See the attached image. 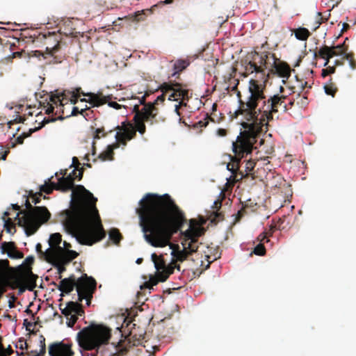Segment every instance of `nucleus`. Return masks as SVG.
I'll use <instances>...</instances> for the list:
<instances>
[{
  "instance_id": "nucleus-1",
  "label": "nucleus",
  "mask_w": 356,
  "mask_h": 356,
  "mask_svg": "<svg viewBox=\"0 0 356 356\" xmlns=\"http://www.w3.org/2000/svg\"><path fill=\"white\" fill-rule=\"evenodd\" d=\"M140 205L137 213L145 239L153 247L170 245L173 264L185 261L197 251L201 244L198 239L204 234V229L192 218L188 228L181 231L186 222L185 214L168 194L148 193Z\"/></svg>"
},
{
  "instance_id": "nucleus-2",
  "label": "nucleus",
  "mask_w": 356,
  "mask_h": 356,
  "mask_svg": "<svg viewBox=\"0 0 356 356\" xmlns=\"http://www.w3.org/2000/svg\"><path fill=\"white\" fill-rule=\"evenodd\" d=\"M75 168L68 176L73 182L77 171ZM72 200L69 209L61 213L64 217L63 225L65 231L75 237L77 241L86 245H92L106 236L102 220L96 207L97 199L82 185L73 186Z\"/></svg>"
},
{
  "instance_id": "nucleus-3",
  "label": "nucleus",
  "mask_w": 356,
  "mask_h": 356,
  "mask_svg": "<svg viewBox=\"0 0 356 356\" xmlns=\"http://www.w3.org/2000/svg\"><path fill=\"white\" fill-rule=\"evenodd\" d=\"M266 83L252 79L249 81V95L245 101L240 100V106L236 115H241L251 122H243L241 125L244 129L257 138L262 131L264 126H268L269 121L273 119V113H277L279 108L284 112L289 110L285 100L286 96L274 95L266 97L265 95Z\"/></svg>"
},
{
  "instance_id": "nucleus-4",
  "label": "nucleus",
  "mask_w": 356,
  "mask_h": 356,
  "mask_svg": "<svg viewBox=\"0 0 356 356\" xmlns=\"http://www.w3.org/2000/svg\"><path fill=\"white\" fill-rule=\"evenodd\" d=\"M97 282L92 277H88L86 274L83 275L78 280L74 275L67 278L61 280L60 284L57 286L59 291L63 293H70L74 287H76L78 301L82 302L86 300V305H90L93 293L96 291Z\"/></svg>"
},
{
  "instance_id": "nucleus-5",
  "label": "nucleus",
  "mask_w": 356,
  "mask_h": 356,
  "mask_svg": "<svg viewBox=\"0 0 356 356\" xmlns=\"http://www.w3.org/2000/svg\"><path fill=\"white\" fill-rule=\"evenodd\" d=\"M26 210L20 211L17 213L23 214L19 218L18 225L24 227L27 236L35 234L42 224L49 220L51 213L45 207H33L27 198L25 202Z\"/></svg>"
},
{
  "instance_id": "nucleus-6",
  "label": "nucleus",
  "mask_w": 356,
  "mask_h": 356,
  "mask_svg": "<svg viewBox=\"0 0 356 356\" xmlns=\"http://www.w3.org/2000/svg\"><path fill=\"white\" fill-rule=\"evenodd\" d=\"M110 337L109 329L103 325H91L78 332L77 341L81 348L90 350L107 343Z\"/></svg>"
},
{
  "instance_id": "nucleus-7",
  "label": "nucleus",
  "mask_w": 356,
  "mask_h": 356,
  "mask_svg": "<svg viewBox=\"0 0 356 356\" xmlns=\"http://www.w3.org/2000/svg\"><path fill=\"white\" fill-rule=\"evenodd\" d=\"M257 138L250 133V131L244 129L237 136L236 141L233 142L232 149L234 157L232 158L231 162L227 165L228 170L231 171L234 177L240 168V162L245 156L251 154L253 145L257 142Z\"/></svg>"
},
{
  "instance_id": "nucleus-8",
  "label": "nucleus",
  "mask_w": 356,
  "mask_h": 356,
  "mask_svg": "<svg viewBox=\"0 0 356 356\" xmlns=\"http://www.w3.org/2000/svg\"><path fill=\"white\" fill-rule=\"evenodd\" d=\"M83 93H85L81 90V88H75L72 90H66L63 92H59L56 94H52L50 95L49 100L50 102L47 103V108L45 110V113L49 115L51 113H54L55 107L56 108V111L55 115L59 114L57 118H51V119L56 120H63L65 117V106L68 104L70 102V104H76L78 102V99L81 95H83Z\"/></svg>"
},
{
  "instance_id": "nucleus-9",
  "label": "nucleus",
  "mask_w": 356,
  "mask_h": 356,
  "mask_svg": "<svg viewBox=\"0 0 356 356\" xmlns=\"http://www.w3.org/2000/svg\"><path fill=\"white\" fill-rule=\"evenodd\" d=\"M133 112L135 113L134 120L135 122V130L140 134L146 131L145 122L149 123L151 125L159 122H164L165 118L159 117V109L152 104H145L140 110L138 104L134 105Z\"/></svg>"
},
{
  "instance_id": "nucleus-10",
  "label": "nucleus",
  "mask_w": 356,
  "mask_h": 356,
  "mask_svg": "<svg viewBox=\"0 0 356 356\" xmlns=\"http://www.w3.org/2000/svg\"><path fill=\"white\" fill-rule=\"evenodd\" d=\"M159 88L163 92L162 95H159L153 103H148L153 104L155 107L159 102H164L165 95L167 93H170L168 97V99L170 101L188 100L189 99L188 90L184 88L182 84L179 83L165 82L160 86Z\"/></svg>"
},
{
  "instance_id": "nucleus-11",
  "label": "nucleus",
  "mask_w": 356,
  "mask_h": 356,
  "mask_svg": "<svg viewBox=\"0 0 356 356\" xmlns=\"http://www.w3.org/2000/svg\"><path fill=\"white\" fill-rule=\"evenodd\" d=\"M38 275L33 274L31 267H17V271L11 275L13 282L10 283V289H16L20 284H24L29 291H32L36 287Z\"/></svg>"
},
{
  "instance_id": "nucleus-12",
  "label": "nucleus",
  "mask_w": 356,
  "mask_h": 356,
  "mask_svg": "<svg viewBox=\"0 0 356 356\" xmlns=\"http://www.w3.org/2000/svg\"><path fill=\"white\" fill-rule=\"evenodd\" d=\"M66 172V170H61L60 173L63 177L58 179V183L50 182L49 184L46 182L44 185H42L40 187L39 192L49 195L53 192L54 189L60 190L63 191L70 190L73 186V178H72V176H67L65 177Z\"/></svg>"
},
{
  "instance_id": "nucleus-13",
  "label": "nucleus",
  "mask_w": 356,
  "mask_h": 356,
  "mask_svg": "<svg viewBox=\"0 0 356 356\" xmlns=\"http://www.w3.org/2000/svg\"><path fill=\"white\" fill-rule=\"evenodd\" d=\"M348 46L346 44V40L343 43L336 46L328 47L324 45L315 53V56L325 59L324 66H327L330 62V59L336 56H341L347 54Z\"/></svg>"
},
{
  "instance_id": "nucleus-14",
  "label": "nucleus",
  "mask_w": 356,
  "mask_h": 356,
  "mask_svg": "<svg viewBox=\"0 0 356 356\" xmlns=\"http://www.w3.org/2000/svg\"><path fill=\"white\" fill-rule=\"evenodd\" d=\"M84 97H88V99L83 98L81 99V102H85L89 103L92 107H98L105 104H108L110 107H112L115 109L121 108L122 106L118 104L115 102L111 101L113 96L107 95L104 96L102 93H93V92H88L83 93Z\"/></svg>"
},
{
  "instance_id": "nucleus-15",
  "label": "nucleus",
  "mask_w": 356,
  "mask_h": 356,
  "mask_svg": "<svg viewBox=\"0 0 356 356\" xmlns=\"http://www.w3.org/2000/svg\"><path fill=\"white\" fill-rule=\"evenodd\" d=\"M152 260L154 264V266L160 277L161 282H165L170 275L172 274L175 268H176L178 270H180V266H167L163 259V255H157L156 253L152 254Z\"/></svg>"
},
{
  "instance_id": "nucleus-16",
  "label": "nucleus",
  "mask_w": 356,
  "mask_h": 356,
  "mask_svg": "<svg viewBox=\"0 0 356 356\" xmlns=\"http://www.w3.org/2000/svg\"><path fill=\"white\" fill-rule=\"evenodd\" d=\"M46 260L51 263L52 265L57 268L58 273V278L61 279V274L66 270L65 266L69 264L65 263V261L58 255V252L53 249H47L45 252Z\"/></svg>"
},
{
  "instance_id": "nucleus-17",
  "label": "nucleus",
  "mask_w": 356,
  "mask_h": 356,
  "mask_svg": "<svg viewBox=\"0 0 356 356\" xmlns=\"http://www.w3.org/2000/svg\"><path fill=\"white\" fill-rule=\"evenodd\" d=\"M275 55L268 51H264L259 53L254 51L252 54L251 62L257 65L259 70H263L266 72L268 67H270V63H272L271 56Z\"/></svg>"
},
{
  "instance_id": "nucleus-18",
  "label": "nucleus",
  "mask_w": 356,
  "mask_h": 356,
  "mask_svg": "<svg viewBox=\"0 0 356 356\" xmlns=\"http://www.w3.org/2000/svg\"><path fill=\"white\" fill-rule=\"evenodd\" d=\"M49 354L50 356H73L74 353L70 345L60 342L49 346Z\"/></svg>"
},
{
  "instance_id": "nucleus-19",
  "label": "nucleus",
  "mask_w": 356,
  "mask_h": 356,
  "mask_svg": "<svg viewBox=\"0 0 356 356\" xmlns=\"http://www.w3.org/2000/svg\"><path fill=\"white\" fill-rule=\"evenodd\" d=\"M271 58L272 63H270V67L275 69L279 76L288 79L291 76V72L290 66L286 63L277 61L278 59L275 55H272Z\"/></svg>"
},
{
  "instance_id": "nucleus-20",
  "label": "nucleus",
  "mask_w": 356,
  "mask_h": 356,
  "mask_svg": "<svg viewBox=\"0 0 356 356\" xmlns=\"http://www.w3.org/2000/svg\"><path fill=\"white\" fill-rule=\"evenodd\" d=\"M17 268H15L9 266L8 259H0V282L7 280L9 282H13L11 275L13 272H17Z\"/></svg>"
},
{
  "instance_id": "nucleus-21",
  "label": "nucleus",
  "mask_w": 356,
  "mask_h": 356,
  "mask_svg": "<svg viewBox=\"0 0 356 356\" xmlns=\"http://www.w3.org/2000/svg\"><path fill=\"white\" fill-rule=\"evenodd\" d=\"M1 250L3 254L6 253L11 259H22L24 254L17 249L14 242H3L1 245Z\"/></svg>"
},
{
  "instance_id": "nucleus-22",
  "label": "nucleus",
  "mask_w": 356,
  "mask_h": 356,
  "mask_svg": "<svg viewBox=\"0 0 356 356\" xmlns=\"http://www.w3.org/2000/svg\"><path fill=\"white\" fill-rule=\"evenodd\" d=\"M56 121V119H49V118H44L42 122H40V125L38 127H35L33 129H30L28 132H23L21 135H19L16 138V143L17 144H22L24 142V140L30 136L32 133L35 132V131H38V129H41L42 127H44L46 124L50 122H54Z\"/></svg>"
},
{
  "instance_id": "nucleus-23",
  "label": "nucleus",
  "mask_w": 356,
  "mask_h": 356,
  "mask_svg": "<svg viewBox=\"0 0 356 356\" xmlns=\"http://www.w3.org/2000/svg\"><path fill=\"white\" fill-rule=\"evenodd\" d=\"M58 252V255L65 261V263L70 264L74 259L76 258L79 254L74 250H68L64 251L63 248L55 249Z\"/></svg>"
},
{
  "instance_id": "nucleus-24",
  "label": "nucleus",
  "mask_w": 356,
  "mask_h": 356,
  "mask_svg": "<svg viewBox=\"0 0 356 356\" xmlns=\"http://www.w3.org/2000/svg\"><path fill=\"white\" fill-rule=\"evenodd\" d=\"M253 72L261 74V79H264L263 83H266L268 79V76H266V72H264L263 70H259L257 65H255L250 60L245 67V73L248 75Z\"/></svg>"
},
{
  "instance_id": "nucleus-25",
  "label": "nucleus",
  "mask_w": 356,
  "mask_h": 356,
  "mask_svg": "<svg viewBox=\"0 0 356 356\" xmlns=\"http://www.w3.org/2000/svg\"><path fill=\"white\" fill-rule=\"evenodd\" d=\"M190 65V60L188 58L178 59L174 63V73L172 74V76H175L177 74H179V72L185 70Z\"/></svg>"
},
{
  "instance_id": "nucleus-26",
  "label": "nucleus",
  "mask_w": 356,
  "mask_h": 356,
  "mask_svg": "<svg viewBox=\"0 0 356 356\" xmlns=\"http://www.w3.org/2000/svg\"><path fill=\"white\" fill-rule=\"evenodd\" d=\"M119 147V144L116 143L113 145H108L107 147L106 150L100 153L98 156V158L102 161H106V160H113V149L114 148H118Z\"/></svg>"
},
{
  "instance_id": "nucleus-27",
  "label": "nucleus",
  "mask_w": 356,
  "mask_h": 356,
  "mask_svg": "<svg viewBox=\"0 0 356 356\" xmlns=\"http://www.w3.org/2000/svg\"><path fill=\"white\" fill-rule=\"evenodd\" d=\"M70 313L73 315L82 316L84 315V310L82 305L78 302L70 301L67 304Z\"/></svg>"
},
{
  "instance_id": "nucleus-28",
  "label": "nucleus",
  "mask_w": 356,
  "mask_h": 356,
  "mask_svg": "<svg viewBox=\"0 0 356 356\" xmlns=\"http://www.w3.org/2000/svg\"><path fill=\"white\" fill-rule=\"evenodd\" d=\"M145 332L140 333L138 335L135 332V330H131L129 334V342L134 346H138L143 343L144 339Z\"/></svg>"
},
{
  "instance_id": "nucleus-29",
  "label": "nucleus",
  "mask_w": 356,
  "mask_h": 356,
  "mask_svg": "<svg viewBox=\"0 0 356 356\" xmlns=\"http://www.w3.org/2000/svg\"><path fill=\"white\" fill-rule=\"evenodd\" d=\"M62 241V236L60 233H54L51 234L49 239V244L50 248L49 249H57L61 248L59 245Z\"/></svg>"
},
{
  "instance_id": "nucleus-30",
  "label": "nucleus",
  "mask_w": 356,
  "mask_h": 356,
  "mask_svg": "<svg viewBox=\"0 0 356 356\" xmlns=\"http://www.w3.org/2000/svg\"><path fill=\"white\" fill-rule=\"evenodd\" d=\"M122 135L127 137L128 140H131L136 135V130L130 124L128 125L125 124V122L122 123Z\"/></svg>"
},
{
  "instance_id": "nucleus-31",
  "label": "nucleus",
  "mask_w": 356,
  "mask_h": 356,
  "mask_svg": "<svg viewBox=\"0 0 356 356\" xmlns=\"http://www.w3.org/2000/svg\"><path fill=\"white\" fill-rule=\"evenodd\" d=\"M296 38L299 40H306L311 35L306 28H298L294 30Z\"/></svg>"
},
{
  "instance_id": "nucleus-32",
  "label": "nucleus",
  "mask_w": 356,
  "mask_h": 356,
  "mask_svg": "<svg viewBox=\"0 0 356 356\" xmlns=\"http://www.w3.org/2000/svg\"><path fill=\"white\" fill-rule=\"evenodd\" d=\"M40 352L36 350L31 351L29 355L30 356H44L46 353V345H45V338L43 335H40Z\"/></svg>"
},
{
  "instance_id": "nucleus-33",
  "label": "nucleus",
  "mask_w": 356,
  "mask_h": 356,
  "mask_svg": "<svg viewBox=\"0 0 356 356\" xmlns=\"http://www.w3.org/2000/svg\"><path fill=\"white\" fill-rule=\"evenodd\" d=\"M324 89L325 93L328 95H331L332 97H334L338 90L336 84L332 81V79H330L329 81L324 86Z\"/></svg>"
},
{
  "instance_id": "nucleus-34",
  "label": "nucleus",
  "mask_w": 356,
  "mask_h": 356,
  "mask_svg": "<svg viewBox=\"0 0 356 356\" xmlns=\"http://www.w3.org/2000/svg\"><path fill=\"white\" fill-rule=\"evenodd\" d=\"M109 238L114 243L118 244L122 238V236L118 229L113 228L109 232Z\"/></svg>"
},
{
  "instance_id": "nucleus-35",
  "label": "nucleus",
  "mask_w": 356,
  "mask_h": 356,
  "mask_svg": "<svg viewBox=\"0 0 356 356\" xmlns=\"http://www.w3.org/2000/svg\"><path fill=\"white\" fill-rule=\"evenodd\" d=\"M335 65L334 66H327L326 68L322 70L321 76L323 77H325L331 74H333L335 72V66L336 65H340L343 64L342 61H340L339 60H336L334 61Z\"/></svg>"
},
{
  "instance_id": "nucleus-36",
  "label": "nucleus",
  "mask_w": 356,
  "mask_h": 356,
  "mask_svg": "<svg viewBox=\"0 0 356 356\" xmlns=\"http://www.w3.org/2000/svg\"><path fill=\"white\" fill-rule=\"evenodd\" d=\"M159 282H161V281L160 280V277L159 276V273H156L155 277H150L149 281L145 282L144 286L145 288L152 289L154 286L157 285Z\"/></svg>"
},
{
  "instance_id": "nucleus-37",
  "label": "nucleus",
  "mask_w": 356,
  "mask_h": 356,
  "mask_svg": "<svg viewBox=\"0 0 356 356\" xmlns=\"http://www.w3.org/2000/svg\"><path fill=\"white\" fill-rule=\"evenodd\" d=\"M343 60H347L349 63V65H350V67L352 70H355L356 69V60L354 58V54L353 53L350 52V53H347L346 54L343 58H342Z\"/></svg>"
},
{
  "instance_id": "nucleus-38",
  "label": "nucleus",
  "mask_w": 356,
  "mask_h": 356,
  "mask_svg": "<svg viewBox=\"0 0 356 356\" xmlns=\"http://www.w3.org/2000/svg\"><path fill=\"white\" fill-rule=\"evenodd\" d=\"M88 110V108L86 106L85 108H82L81 110H79V108L76 106H73L72 108V111H71V113L70 114H66L65 116H64L65 118H67V117H70V116H76L78 114H81L83 116H85V113L86 111Z\"/></svg>"
},
{
  "instance_id": "nucleus-39",
  "label": "nucleus",
  "mask_w": 356,
  "mask_h": 356,
  "mask_svg": "<svg viewBox=\"0 0 356 356\" xmlns=\"http://www.w3.org/2000/svg\"><path fill=\"white\" fill-rule=\"evenodd\" d=\"M4 227L8 233L13 234L16 232L15 226L10 218L5 220Z\"/></svg>"
},
{
  "instance_id": "nucleus-40",
  "label": "nucleus",
  "mask_w": 356,
  "mask_h": 356,
  "mask_svg": "<svg viewBox=\"0 0 356 356\" xmlns=\"http://www.w3.org/2000/svg\"><path fill=\"white\" fill-rule=\"evenodd\" d=\"M256 165V162L254 160H248L245 163V171L246 172L245 176L250 174V172L254 170Z\"/></svg>"
},
{
  "instance_id": "nucleus-41",
  "label": "nucleus",
  "mask_w": 356,
  "mask_h": 356,
  "mask_svg": "<svg viewBox=\"0 0 356 356\" xmlns=\"http://www.w3.org/2000/svg\"><path fill=\"white\" fill-rule=\"evenodd\" d=\"M29 196L32 198V202L37 204L40 202L41 201V197L42 196V193L40 192L37 193H33V191H31L29 193Z\"/></svg>"
},
{
  "instance_id": "nucleus-42",
  "label": "nucleus",
  "mask_w": 356,
  "mask_h": 356,
  "mask_svg": "<svg viewBox=\"0 0 356 356\" xmlns=\"http://www.w3.org/2000/svg\"><path fill=\"white\" fill-rule=\"evenodd\" d=\"M133 22H140L144 20V11L137 12L133 15L129 16Z\"/></svg>"
},
{
  "instance_id": "nucleus-43",
  "label": "nucleus",
  "mask_w": 356,
  "mask_h": 356,
  "mask_svg": "<svg viewBox=\"0 0 356 356\" xmlns=\"http://www.w3.org/2000/svg\"><path fill=\"white\" fill-rule=\"evenodd\" d=\"M253 252L257 255L263 256L266 253V248L262 243H259L254 248Z\"/></svg>"
},
{
  "instance_id": "nucleus-44",
  "label": "nucleus",
  "mask_w": 356,
  "mask_h": 356,
  "mask_svg": "<svg viewBox=\"0 0 356 356\" xmlns=\"http://www.w3.org/2000/svg\"><path fill=\"white\" fill-rule=\"evenodd\" d=\"M106 134H107V132L105 131V129L104 127L97 128L95 131L93 138L95 140L100 139L102 137L106 136Z\"/></svg>"
},
{
  "instance_id": "nucleus-45",
  "label": "nucleus",
  "mask_w": 356,
  "mask_h": 356,
  "mask_svg": "<svg viewBox=\"0 0 356 356\" xmlns=\"http://www.w3.org/2000/svg\"><path fill=\"white\" fill-rule=\"evenodd\" d=\"M248 207V204L243 205L242 208L238 211L236 214V221H239L241 218L247 213V208Z\"/></svg>"
},
{
  "instance_id": "nucleus-46",
  "label": "nucleus",
  "mask_w": 356,
  "mask_h": 356,
  "mask_svg": "<svg viewBox=\"0 0 356 356\" xmlns=\"http://www.w3.org/2000/svg\"><path fill=\"white\" fill-rule=\"evenodd\" d=\"M307 86V81H305V82H302V81H300L298 83V88H299L298 90H294L296 89V87L293 86L291 88V90H293V92L295 93V92H298V96H300V93L302 92V90Z\"/></svg>"
},
{
  "instance_id": "nucleus-47",
  "label": "nucleus",
  "mask_w": 356,
  "mask_h": 356,
  "mask_svg": "<svg viewBox=\"0 0 356 356\" xmlns=\"http://www.w3.org/2000/svg\"><path fill=\"white\" fill-rule=\"evenodd\" d=\"M118 143H120L124 145H127V140H129L126 136L122 135L121 132H117L115 135Z\"/></svg>"
},
{
  "instance_id": "nucleus-48",
  "label": "nucleus",
  "mask_w": 356,
  "mask_h": 356,
  "mask_svg": "<svg viewBox=\"0 0 356 356\" xmlns=\"http://www.w3.org/2000/svg\"><path fill=\"white\" fill-rule=\"evenodd\" d=\"M34 263V257L33 256L27 257L24 262V267H31V265ZM24 267V266H22Z\"/></svg>"
},
{
  "instance_id": "nucleus-49",
  "label": "nucleus",
  "mask_w": 356,
  "mask_h": 356,
  "mask_svg": "<svg viewBox=\"0 0 356 356\" xmlns=\"http://www.w3.org/2000/svg\"><path fill=\"white\" fill-rule=\"evenodd\" d=\"M223 220V215L220 212H213V218L211 220V222H218Z\"/></svg>"
},
{
  "instance_id": "nucleus-50",
  "label": "nucleus",
  "mask_w": 356,
  "mask_h": 356,
  "mask_svg": "<svg viewBox=\"0 0 356 356\" xmlns=\"http://www.w3.org/2000/svg\"><path fill=\"white\" fill-rule=\"evenodd\" d=\"M13 353V350L12 349L10 346H9L6 349L3 348V350L1 352H0V355L1 356H8V355H11Z\"/></svg>"
},
{
  "instance_id": "nucleus-51",
  "label": "nucleus",
  "mask_w": 356,
  "mask_h": 356,
  "mask_svg": "<svg viewBox=\"0 0 356 356\" xmlns=\"http://www.w3.org/2000/svg\"><path fill=\"white\" fill-rule=\"evenodd\" d=\"M78 316L76 315H70V318L69 319V322L67 323V325L70 327H72L76 322L77 321Z\"/></svg>"
},
{
  "instance_id": "nucleus-52",
  "label": "nucleus",
  "mask_w": 356,
  "mask_h": 356,
  "mask_svg": "<svg viewBox=\"0 0 356 356\" xmlns=\"http://www.w3.org/2000/svg\"><path fill=\"white\" fill-rule=\"evenodd\" d=\"M17 348H19L22 350H24V349H27L28 348V344L26 343V341L22 339H19V341H18V344L17 345Z\"/></svg>"
},
{
  "instance_id": "nucleus-53",
  "label": "nucleus",
  "mask_w": 356,
  "mask_h": 356,
  "mask_svg": "<svg viewBox=\"0 0 356 356\" xmlns=\"http://www.w3.org/2000/svg\"><path fill=\"white\" fill-rule=\"evenodd\" d=\"M24 118L22 116H17L15 119H14L13 120H10V122H8V124L9 126V127H11V125H13V124L15 123H20V122H24Z\"/></svg>"
},
{
  "instance_id": "nucleus-54",
  "label": "nucleus",
  "mask_w": 356,
  "mask_h": 356,
  "mask_svg": "<svg viewBox=\"0 0 356 356\" xmlns=\"http://www.w3.org/2000/svg\"><path fill=\"white\" fill-rule=\"evenodd\" d=\"M59 49V44H57L56 46H54L53 48L49 49V47H47V54H48L50 56H53V54L56 52Z\"/></svg>"
},
{
  "instance_id": "nucleus-55",
  "label": "nucleus",
  "mask_w": 356,
  "mask_h": 356,
  "mask_svg": "<svg viewBox=\"0 0 356 356\" xmlns=\"http://www.w3.org/2000/svg\"><path fill=\"white\" fill-rule=\"evenodd\" d=\"M182 106H186V103H184L183 101H181L179 103V104L175 105V111L177 113V115H179V116H180V115H181V113L179 112V108Z\"/></svg>"
},
{
  "instance_id": "nucleus-56",
  "label": "nucleus",
  "mask_w": 356,
  "mask_h": 356,
  "mask_svg": "<svg viewBox=\"0 0 356 356\" xmlns=\"http://www.w3.org/2000/svg\"><path fill=\"white\" fill-rule=\"evenodd\" d=\"M209 124V121L207 118H205L204 121L200 120L197 123V126L199 125L200 127H206Z\"/></svg>"
},
{
  "instance_id": "nucleus-57",
  "label": "nucleus",
  "mask_w": 356,
  "mask_h": 356,
  "mask_svg": "<svg viewBox=\"0 0 356 356\" xmlns=\"http://www.w3.org/2000/svg\"><path fill=\"white\" fill-rule=\"evenodd\" d=\"M61 313L65 315L66 317H67L68 316H70L72 315V314L70 313V310H69V308L67 307V305L64 308V309H61Z\"/></svg>"
},
{
  "instance_id": "nucleus-58",
  "label": "nucleus",
  "mask_w": 356,
  "mask_h": 356,
  "mask_svg": "<svg viewBox=\"0 0 356 356\" xmlns=\"http://www.w3.org/2000/svg\"><path fill=\"white\" fill-rule=\"evenodd\" d=\"M217 134L219 136H225L227 135V130L225 129H218L217 130Z\"/></svg>"
},
{
  "instance_id": "nucleus-59",
  "label": "nucleus",
  "mask_w": 356,
  "mask_h": 356,
  "mask_svg": "<svg viewBox=\"0 0 356 356\" xmlns=\"http://www.w3.org/2000/svg\"><path fill=\"white\" fill-rule=\"evenodd\" d=\"M17 289H19V294L24 293L25 290L27 289L26 286L24 284H20Z\"/></svg>"
},
{
  "instance_id": "nucleus-60",
  "label": "nucleus",
  "mask_w": 356,
  "mask_h": 356,
  "mask_svg": "<svg viewBox=\"0 0 356 356\" xmlns=\"http://www.w3.org/2000/svg\"><path fill=\"white\" fill-rule=\"evenodd\" d=\"M16 300V298L13 296L12 297V300H10L8 301V307L11 309V308H14L15 307V301Z\"/></svg>"
},
{
  "instance_id": "nucleus-61",
  "label": "nucleus",
  "mask_w": 356,
  "mask_h": 356,
  "mask_svg": "<svg viewBox=\"0 0 356 356\" xmlns=\"http://www.w3.org/2000/svg\"><path fill=\"white\" fill-rule=\"evenodd\" d=\"M267 234H268L266 233V232H263V233L260 234L259 236H258V239L261 242L264 241L267 238Z\"/></svg>"
},
{
  "instance_id": "nucleus-62",
  "label": "nucleus",
  "mask_w": 356,
  "mask_h": 356,
  "mask_svg": "<svg viewBox=\"0 0 356 356\" xmlns=\"http://www.w3.org/2000/svg\"><path fill=\"white\" fill-rule=\"evenodd\" d=\"M83 168H81L79 170V172L76 174V178H77L79 180H81L83 177Z\"/></svg>"
},
{
  "instance_id": "nucleus-63",
  "label": "nucleus",
  "mask_w": 356,
  "mask_h": 356,
  "mask_svg": "<svg viewBox=\"0 0 356 356\" xmlns=\"http://www.w3.org/2000/svg\"><path fill=\"white\" fill-rule=\"evenodd\" d=\"M72 163H73V165H74L76 166V168H78L79 166L81 165L78 159L75 156L73 157V159H72Z\"/></svg>"
},
{
  "instance_id": "nucleus-64",
  "label": "nucleus",
  "mask_w": 356,
  "mask_h": 356,
  "mask_svg": "<svg viewBox=\"0 0 356 356\" xmlns=\"http://www.w3.org/2000/svg\"><path fill=\"white\" fill-rule=\"evenodd\" d=\"M349 28H350V25L348 24L343 23L341 32H344V31H347Z\"/></svg>"
}]
</instances>
